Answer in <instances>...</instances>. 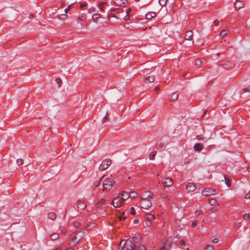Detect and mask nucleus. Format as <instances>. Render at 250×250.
<instances>
[{
    "label": "nucleus",
    "instance_id": "nucleus-10",
    "mask_svg": "<svg viewBox=\"0 0 250 250\" xmlns=\"http://www.w3.org/2000/svg\"><path fill=\"white\" fill-rule=\"evenodd\" d=\"M196 185L193 183H188L186 187V189L189 192L194 191L196 189Z\"/></svg>",
    "mask_w": 250,
    "mask_h": 250
},
{
    "label": "nucleus",
    "instance_id": "nucleus-47",
    "mask_svg": "<svg viewBox=\"0 0 250 250\" xmlns=\"http://www.w3.org/2000/svg\"><path fill=\"white\" fill-rule=\"evenodd\" d=\"M108 121H109V118L106 116H105L103 119L102 123H105Z\"/></svg>",
    "mask_w": 250,
    "mask_h": 250
},
{
    "label": "nucleus",
    "instance_id": "nucleus-35",
    "mask_svg": "<svg viewBox=\"0 0 250 250\" xmlns=\"http://www.w3.org/2000/svg\"><path fill=\"white\" fill-rule=\"evenodd\" d=\"M106 4L105 2H101L98 5V7L100 9V10L103 12L104 5Z\"/></svg>",
    "mask_w": 250,
    "mask_h": 250
},
{
    "label": "nucleus",
    "instance_id": "nucleus-13",
    "mask_svg": "<svg viewBox=\"0 0 250 250\" xmlns=\"http://www.w3.org/2000/svg\"><path fill=\"white\" fill-rule=\"evenodd\" d=\"M81 238L82 236L78 238L77 237V234H75L72 238H71V242L73 245H75L80 242Z\"/></svg>",
    "mask_w": 250,
    "mask_h": 250
},
{
    "label": "nucleus",
    "instance_id": "nucleus-50",
    "mask_svg": "<svg viewBox=\"0 0 250 250\" xmlns=\"http://www.w3.org/2000/svg\"><path fill=\"white\" fill-rule=\"evenodd\" d=\"M61 231L63 234H65L67 232L66 229L64 228H62Z\"/></svg>",
    "mask_w": 250,
    "mask_h": 250
},
{
    "label": "nucleus",
    "instance_id": "nucleus-62",
    "mask_svg": "<svg viewBox=\"0 0 250 250\" xmlns=\"http://www.w3.org/2000/svg\"><path fill=\"white\" fill-rule=\"evenodd\" d=\"M159 89V87L158 86H156L154 88V90L155 91H157Z\"/></svg>",
    "mask_w": 250,
    "mask_h": 250
},
{
    "label": "nucleus",
    "instance_id": "nucleus-2",
    "mask_svg": "<svg viewBox=\"0 0 250 250\" xmlns=\"http://www.w3.org/2000/svg\"><path fill=\"white\" fill-rule=\"evenodd\" d=\"M115 183V181L113 179H107L104 181L102 186L103 187V191H108L110 190L113 187V184Z\"/></svg>",
    "mask_w": 250,
    "mask_h": 250
},
{
    "label": "nucleus",
    "instance_id": "nucleus-31",
    "mask_svg": "<svg viewBox=\"0 0 250 250\" xmlns=\"http://www.w3.org/2000/svg\"><path fill=\"white\" fill-rule=\"evenodd\" d=\"M59 237L58 233H53L50 235V239L52 240H56Z\"/></svg>",
    "mask_w": 250,
    "mask_h": 250
},
{
    "label": "nucleus",
    "instance_id": "nucleus-42",
    "mask_svg": "<svg viewBox=\"0 0 250 250\" xmlns=\"http://www.w3.org/2000/svg\"><path fill=\"white\" fill-rule=\"evenodd\" d=\"M124 214H125V213L123 212V215L119 216L118 217L119 220L122 221V220H125L126 218V216H125Z\"/></svg>",
    "mask_w": 250,
    "mask_h": 250
},
{
    "label": "nucleus",
    "instance_id": "nucleus-12",
    "mask_svg": "<svg viewBox=\"0 0 250 250\" xmlns=\"http://www.w3.org/2000/svg\"><path fill=\"white\" fill-rule=\"evenodd\" d=\"M193 33L191 30L187 31L184 36V39L185 40L191 41L192 40Z\"/></svg>",
    "mask_w": 250,
    "mask_h": 250
},
{
    "label": "nucleus",
    "instance_id": "nucleus-24",
    "mask_svg": "<svg viewBox=\"0 0 250 250\" xmlns=\"http://www.w3.org/2000/svg\"><path fill=\"white\" fill-rule=\"evenodd\" d=\"M224 178H225V183H226V185L227 186V187H230L231 184L230 183V179L229 178V177L227 176V175H224Z\"/></svg>",
    "mask_w": 250,
    "mask_h": 250
},
{
    "label": "nucleus",
    "instance_id": "nucleus-53",
    "mask_svg": "<svg viewBox=\"0 0 250 250\" xmlns=\"http://www.w3.org/2000/svg\"><path fill=\"white\" fill-rule=\"evenodd\" d=\"M197 221H194L192 223V226L193 227H195L197 226Z\"/></svg>",
    "mask_w": 250,
    "mask_h": 250
},
{
    "label": "nucleus",
    "instance_id": "nucleus-51",
    "mask_svg": "<svg viewBox=\"0 0 250 250\" xmlns=\"http://www.w3.org/2000/svg\"><path fill=\"white\" fill-rule=\"evenodd\" d=\"M245 198L246 199H250V190L249 192L245 195Z\"/></svg>",
    "mask_w": 250,
    "mask_h": 250
},
{
    "label": "nucleus",
    "instance_id": "nucleus-56",
    "mask_svg": "<svg viewBox=\"0 0 250 250\" xmlns=\"http://www.w3.org/2000/svg\"><path fill=\"white\" fill-rule=\"evenodd\" d=\"M86 3H81V5H80V8L81 9H83V7H85L86 6Z\"/></svg>",
    "mask_w": 250,
    "mask_h": 250
},
{
    "label": "nucleus",
    "instance_id": "nucleus-32",
    "mask_svg": "<svg viewBox=\"0 0 250 250\" xmlns=\"http://www.w3.org/2000/svg\"><path fill=\"white\" fill-rule=\"evenodd\" d=\"M101 15L99 14H93L92 16V20L94 21H96L99 18H101Z\"/></svg>",
    "mask_w": 250,
    "mask_h": 250
},
{
    "label": "nucleus",
    "instance_id": "nucleus-34",
    "mask_svg": "<svg viewBox=\"0 0 250 250\" xmlns=\"http://www.w3.org/2000/svg\"><path fill=\"white\" fill-rule=\"evenodd\" d=\"M78 18L80 21H83L85 19L86 16L84 14H81L78 15Z\"/></svg>",
    "mask_w": 250,
    "mask_h": 250
},
{
    "label": "nucleus",
    "instance_id": "nucleus-19",
    "mask_svg": "<svg viewBox=\"0 0 250 250\" xmlns=\"http://www.w3.org/2000/svg\"><path fill=\"white\" fill-rule=\"evenodd\" d=\"M193 147L195 151L200 152L203 149V146L201 143H196Z\"/></svg>",
    "mask_w": 250,
    "mask_h": 250
},
{
    "label": "nucleus",
    "instance_id": "nucleus-9",
    "mask_svg": "<svg viewBox=\"0 0 250 250\" xmlns=\"http://www.w3.org/2000/svg\"><path fill=\"white\" fill-rule=\"evenodd\" d=\"M113 3L119 6H125L127 4V0H113Z\"/></svg>",
    "mask_w": 250,
    "mask_h": 250
},
{
    "label": "nucleus",
    "instance_id": "nucleus-48",
    "mask_svg": "<svg viewBox=\"0 0 250 250\" xmlns=\"http://www.w3.org/2000/svg\"><path fill=\"white\" fill-rule=\"evenodd\" d=\"M250 217V215H249V214H248V213H245L244 215H243V218L245 219V220H248Z\"/></svg>",
    "mask_w": 250,
    "mask_h": 250
},
{
    "label": "nucleus",
    "instance_id": "nucleus-5",
    "mask_svg": "<svg viewBox=\"0 0 250 250\" xmlns=\"http://www.w3.org/2000/svg\"><path fill=\"white\" fill-rule=\"evenodd\" d=\"M111 164V161L110 159L104 160L102 164L99 166V169L101 170H104L106 169Z\"/></svg>",
    "mask_w": 250,
    "mask_h": 250
},
{
    "label": "nucleus",
    "instance_id": "nucleus-63",
    "mask_svg": "<svg viewBox=\"0 0 250 250\" xmlns=\"http://www.w3.org/2000/svg\"><path fill=\"white\" fill-rule=\"evenodd\" d=\"M161 196L162 197V198H166V196L164 195V194H161Z\"/></svg>",
    "mask_w": 250,
    "mask_h": 250
},
{
    "label": "nucleus",
    "instance_id": "nucleus-44",
    "mask_svg": "<svg viewBox=\"0 0 250 250\" xmlns=\"http://www.w3.org/2000/svg\"><path fill=\"white\" fill-rule=\"evenodd\" d=\"M136 250H146V249L144 245H142L139 246Z\"/></svg>",
    "mask_w": 250,
    "mask_h": 250
},
{
    "label": "nucleus",
    "instance_id": "nucleus-11",
    "mask_svg": "<svg viewBox=\"0 0 250 250\" xmlns=\"http://www.w3.org/2000/svg\"><path fill=\"white\" fill-rule=\"evenodd\" d=\"M163 183L165 185L164 188L167 186H171L173 184V181L170 178H166L162 180Z\"/></svg>",
    "mask_w": 250,
    "mask_h": 250
},
{
    "label": "nucleus",
    "instance_id": "nucleus-27",
    "mask_svg": "<svg viewBox=\"0 0 250 250\" xmlns=\"http://www.w3.org/2000/svg\"><path fill=\"white\" fill-rule=\"evenodd\" d=\"M209 204L211 205V206H215L216 205H219V204H218V201L217 200L215 199H211L209 200Z\"/></svg>",
    "mask_w": 250,
    "mask_h": 250
},
{
    "label": "nucleus",
    "instance_id": "nucleus-58",
    "mask_svg": "<svg viewBox=\"0 0 250 250\" xmlns=\"http://www.w3.org/2000/svg\"><path fill=\"white\" fill-rule=\"evenodd\" d=\"M71 7V5H69L67 8H66L65 10H64V12L65 13H67L68 11V10H69L70 8Z\"/></svg>",
    "mask_w": 250,
    "mask_h": 250
},
{
    "label": "nucleus",
    "instance_id": "nucleus-7",
    "mask_svg": "<svg viewBox=\"0 0 250 250\" xmlns=\"http://www.w3.org/2000/svg\"><path fill=\"white\" fill-rule=\"evenodd\" d=\"M153 194L149 191L144 192L141 195V200H151L152 198Z\"/></svg>",
    "mask_w": 250,
    "mask_h": 250
},
{
    "label": "nucleus",
    "instance_id": "nucleus-25",
    "mask_svg": "<svg viewBox=\"0 0 250 250\" xmlns=\"http://www.w3.org/2000/svg\"><path fill=\"white\" fill-rule=\"evenodd\" d=\"M56 217V214L54 212H51L48 213V218L50 219L54 220L55 219Z\"/></svg>",
    "mask_w": 250,
    "mask_h": 250
},
{
    "label": "nucleus",
    "instance_id": "nucleus-45",
    "mask_svg": "<svg viewBox=\"0 0 250 250\" xmlns=\"http://www.w3.org/2000/svg\"><path fill=\"white\" fill-rule=\"evenodd\" d=\"M130 213L131 214V215H135V213H136V211L135 210V209L133 207H131L130 209Z\"/></svg>",
    "mask_w": 250,
    "mask_h": 250
},
{
    "label": "nucleus",
    "instance_id": "nucleus-33",
    "mask_svg": "<svg viewBox=\"0 0 250 250\" xmlns=\"http://www.w3.org/2000/svg\"><path fill=\"white\" fill-rule=\"evenodd\" d=\"M164 147V144L162 142H159L157 144L156 148L157 149H162Z\"/></svg>",
    "mask_w": 250,
    "mask_h": 250
},
{
    "label": "nucleus",
    "instance_id": "nucleus-60",
    "mask_svg": "<svg viewBox=\"0 0 250 250\" xmlns=\"http://www.w3.org/2000/svg\"><path fill=\"white\" fill-rule=\"evenodd\" d=\"M133 223L134 224H137V223H139V220L138 219H134L133 220Z\"/></svg>",
    "mask_w": 250,
    "mask_h": 250
},
{
    "label": "nucleus",
    "instance_id": "nucleus-28",
    "mask_svg": "<svg viewBox=\"0 0 250 250\" xmlns=\"http://www.w3.org/2000/svg\"><path fill=\"white\" fill-rule=\"evenodd\" d=\"M57 18L61 20H66L67 19V15L66 14L59 15L57 16Z\"/></svg>",
    "mask_w": 250,
    "mask_h": 250
},
{
    "label": "nucleus",
    "instance_id": "nucleus-61",
    "mask_svg": "<svg viewBox=\"0 0 250 250\" xmlns=\"http://www.w3.org/2000/svg\"><path fill=\"white\" fill-rule=\"evenodd\" d=\"M174 237H175V238H180V236L178 234L176 233V234L175 235Z\"/></svg>",
    "mask_w": 250,
    "mask_h": 250
},
{
    "label": "nucleus",
    "instance_id": "nucleus-40",
    "mask_svg": "<svg viewBox=\"0 0 250 250\" xmlns=\"http://www.w3.org/2000/svg\"><path fill=\"white\" fill-rule=\"evenodd\" d=\"M205 250H214L213 246L212 245H208L205 247Z\"/></svg>",
    "mask_w": 250,
    "mask_h": 250
},
{
    "label": "nucleus",
    "instance_id": "nucleus-6",
    "mask_svg": "<svg viewBox=\"0 0 250 250\" xmlns=\"http://www.w3.org/2000/svg\"><path fill=\"white\" fill-rule=\"evenodd\" d=\"M141 207L143 208L147 209L151 207L152 203L151 200H141L140 203Z\"/></svg>",
    "mask_w": 250,
    "mask_h": 250
},
{
    "label": "nucleus",
    "instance_id": "nucleus-15",
    "mask_svg": "<svg viewBox=\"0 0 250 250\" xmlns=\"http://www.w3.org/2000/svg\"><path fill=\"white\" fill-rule=\"evenodd\" d=\"M86 207V204L83 201H79L77 203V208L78 209H83Z\"/></svg>",
    "mask_w": 250,
    "mask_h": 250
},
{
    "label": "nucleus",
    "instance_id": "nucleus-4",
    "mask_svg": "<svg viewBox=\"0 0 250 250\" xmlns=\"http://www.w3.org/2000/svg\"><path fill=\"white\" fill-rule=\"evenodd\" d=\"M215 189H213L209 188H205L202 191V195L204 196H208L216 194Z\"/></svg>",
    "mask_w": 250,
    "mask_h": 250
},
{
    "label": "nucleus",
    "instance_id": "nucleus-14",
    "mask_svg": "<svg viewBox=\"0 0 250 250\" xmlns=\"http://www.w3.org/2000/svg\"><path fill=\"white\" fill-rule=\"evenodd\" d=\"M244 6V3L240 0H236L234 3V7L236 10H239Z\"/></svg>",
    "mask_w": 250,
    "mask_h": 250
},
{
    "label": "nucleus",
    "instance_id": "nucleus-29",
    "mask_svg": "<svg viewBox=\"0 0 250 250\" xmlns=\"http://www.w3.org/2000/svg\"><path fill=\"white\" fill-rule=\"evenodd\" d=\"M202 63V61H201V60L200 59H196L195 61V65L198 67H200V66L201 65Z\"/></svg>",
    "mask_w": 250,
    "mask_h": 250
},
{
    "label": "nucleus",
    "instance_id": "nucleus-8",
    "mask_svg": "<svg viewBox=\"0 0 250 250\" xmlns=\"http://www.w3.org/2000/svg\"><path fill=\"white\" fill-rule=\"evenodd\" d=\"M171 240L167 239L164 243L163 247L160 250H169L171 248Z\"/></svg>",
    "mask_w": 250,
    "mask_h": 250
},
{
    "label": "nucleus",
    "instance_id": "nucleus-36",
    "mask_svg": "<svg viewBox=\"0 0 250 250\" xmlns=\"http://www.w3.org/2000/svg\"><path fill=\"white\" fill-rule=\"evenodd\" d=\"M156 151H152L149 154V159L150 160H154L156 155Z\"/></svg>",
    "mask_w": 250,
    "mask_h": 250
},
{
    "label": "nucleus",
    "instance_id": "nucleus-22",
    "mask_svg": "<svg viewBox=\"0 0 250 250\" xmlns=\"http://www.w3.org/2000/svg\"><path fill=\"white\" fill-rule=\"evenodd\" d=\"M156 16V13L153 12H148L146 15V18L147 19H151L152 18L155 17Z\"/></svg>",
    "mask_w": 250,
    "mask_h": 250
},
{
    "label": "nucleus",
    "instance_id": "nucleus-17",
    "mask_svg": "<svg viewBox=\"0 0 250 250\" xmlns=\"http://www.w3.org/2000/svg\"><path fill=\"white\" fill-rule=\"evenodd\" d=\"M155 80L154 75H150L144 78V82L146 83H153Z\"/></svg>",
    "mask_w": 250,
    "mask_h": 250
},
{
    "label": "nucleus",
    "instance_id": "nucleus-3",
    "mask_svg": "<svg viewBox=\"0 0 250 250\" xmlns=\"http://www.w3.org/2000/svg\"><path fill=\"white\" fill-rule=\"evenodd\" d=\"M124 204L123 199L121 198L120 195L115 197L111 203V205L115 208H119Z\"/></svg>",
    "mask_w": 250,
    "mask_h": 250
},
{
    "label": "nucleus",
    "instance_id": "nucleus-26",
    "mask_svg": "<svg viewBox=\"0 0 250 250\" xmlns=\"http://www.w3.org/2000/svg\"><path fill=\"white\" fill-rule=\"evenodd\" d=\"M105 200L102 199L96 204V206H97L98 208H99L104 205V204H105Z\"/></svg>",
    "mask_w": 250,
    "mask_h": 250
},
{
    "label": "nucleus",
    "instance_id": "nucleus-20",
    "mask_svg": "<svg viewBox=\"0 0 250 250\" xmlns=\"http://www.w3.org/2000/svg\"><path fill=\"white\" fill-rule=\"evenodd\" d=\"M155 217L154 215L152 214L147 213L146 214L145 216V219L146 220L152 222L153 220L155 219Z\"/></svg>",
    "mask_w": 250,
    "mask_h": 250
},
{
    "label": "nucleus",
    "instance_id": "nucleus-18",
    "mask_svg": "<svg viewBox=\"0 0 250 250\" xmlns=\"http://www.w3.org/2000/svg\"><path fill=\"white\" fill-rule=\"evenodd\" d=\"M119 195L121 196V198L123 199V201L124 202L125 200L129 198V193L125 191H123L122 193H119Z\"/></svg>",
    "mask_w": 250,
    "mask_h": 250
},
{
    "label": "nucleus",
    "instance_id": "nucleus-43",
    "mask_svg": "<svg viewBox=\"0 0 250 250\" xmlns=\"http://www.w3.org/2000/svg\"><path fill=\"white\" fill-rule=\"evenodd\" d=\"M74 226L76 228H79L81 226V223L78 221H75L74 222Z\"/></svg>",
    "mask_w": 250,
    "mask_h": 250
},
{
    "label": "nucleus",
    "instance_id": "nucleus-52",
    "mask_svg": "<svg viewBox=\"0 0 250 250\" xmlns=\"http://www.w3.org/2000/svg\"><path fill=\"white\" fill-rule=\"evenodd\" d=\"M179 244L181 246L185 245L186 242L184 240H181L180 241Z\"/></svg>",
    "mask_w": 250,
    "mask_h": 250
},
{
    "label": "nucleus",
    "instance_id": "nucleus-21",
    "mask_svg": "<svg viewBox=\"0 0 250 250\" xmlns=\"http://www.w3.org/2000/svg\"><path fill=\"white\" fill-rule=\"evenodd\" d=\"M221 64L225 68H228L231 66V63L227 61H222Z\"/></svg>",
    "mask_w": 250,
    "mask_h": 250
},
{
    "label": "nucleus",
    "instance_id": "nucleus-30",
    "mask_svg": "<svg viewBox=\"0 0 250 250\" xmlns=\"http://www.w3.org/2000/svg\"><path fill=\"white\" fill-rule=\"evenodd\" d=\"M137 195H138V193L135 191H131V192H130V193H129V197L132 199H134L135 198H136L137 196Z\"/></svg>",
    "mask_w": 250,
    "mask_h": 250
},
{
    "label": "nucleus",
    "instance_id": "nucleus-41",
    "mask_svg": "<svg viewBox=\"0 0 250 250\" xmlns=\"http://www.w3.org/2000/svg\"><path fill=\"white\" fill-rule=\"evenodd\" d=\"M56 83H57L58 87H60L62 84V80L60 78H57L55 80Z\"/></svg>",
    "mask_w": 250,
    "mask_h": 250
},
{
    "label": "nucleus",
    "instance_id": "nucleus-55",
    "mask_svg": "<svg viewBox=\"0 0 250 250\" xmlns=\"http://www.w3.org/2000/svg\"><path fill=\"white\" fill-rule=\"evenodd\" d=\"M196 139L198 140H201L203 139V137L201 135L196 136Z\"/></svg>",
    "mask_w": 250,
    "mask_h": 250
},
{
    "label": "nucleus",
    "instance_id": "nucleus-49",
    "mask_svg": "<svg viewBox=\"0 0 250 250\" xmlns=\"http://www.w3.org/2000/svg\"><path fill=\"white\" fill-rule=\"evenodd\" d=\"M145 224L147 227H149L152 224V222L146 220Z\"/></svg>",
    "mask_w": 250,
    "mask_h": 250
},
{
    "label": "nucleus",
    "instance_id": "nucleus-57",
    "mask_svg": "<svg viewBox=\"0 0 250 250\" xmlns=\"http://www.w3.org/2000/svg\"><path fill=\"white\" fill-rule=\"evenodd\" d=\"M212 241H213V242L214 243H218V242L219 240H218V238H214V239H213Z\"/></svg>",
    "mask_w": 250,
    "mask_h": 250
},
{
    "label": "nucleus",
    "instance_id": "nucleus-59",
    "mask_svg": "<svg viewBox=\"0 0 250 250\" xmlns=\"http://www.w3.org/2000/svg\"><path fill=\"white\" fill-rule=\"evenodd\" d=\"M219 21L218 20H215L214 21V23L216 25H219Z\"/></svg>",
    "mask_w": 250,
    "mask_h": 250
},
{
    "label": "nucleus",
    "instance_id": "nucleus-16",
    "mask_svg": "<svg viewBox=\"0 0 250 250\" xmlns=\"http://www.w3.org/2000/svg\"><path fill=\"white\" fill-rule=\"evenodd\" d=\"M178 98V94L177 92H173L169 96V100L171 102H174L177 100Z\"/></svg>",
    "mask_w": 250,
    "mask_h": 250
},
{
    "label": "nucleus",
    "instance_id": "nucleus-54",
    "mask_svg": "<svg viewBox=\"0 0 250 250\" xmlns=\"http://www.w3.org/2000/svg\"><path fill=\"white\" fill-rule=\"evenodd\" d=\"M198 215L202 214L203 213L202 210H197L195 211Z\"/></svg>",
    "mask_w": 250,
    "mask_h": 250
},
{
    "label": "nucleus",
    "instance_id": "nucleus-37",
    "mask_svg": "<svg viewBox=\"0 0 250 250\" xmlns=\"http://www.w3.org/2000/svg\"><path fill=\"white\" fill-rule=\"evenodd\" d=\"M18 166H20L23 164V160L22 159H18L16 161Z\"/></svg>",
    "mask_w": 250,
    "mask_h": 250
},
{
    "label": "nucleus",
    "instance_id": "nucleus-1",
    "mask_svg": "<svg viewBox=\"0 0 250 250\" xmlns=\"http://www.w3.org/2000/svg\"><path fill=\"white\" fill-rule=\"evenodd\" d=\"M140 240V235L139 234H136L135 236L126 240H122L120 243V246H122L123 244L122 249L125 248L126 250H135L139 246L142 245Z\"/></svg>",
    "mask_w": 250,
    "mask_h": 250
},
{
    "label": "nucleus",
    "instance_id": "nucleus-23",
    "mask_svg": "<svg viewBox=\"0 0 250 250\" xmlns=\"http://www.w3.org/2000/svg\"><path fill=\"white\" fill-rule=\"evenodd\" d=\"M104 177V175H103L101 177L99 178V179L94 182V186L95 187H98L101 185V182Z\"/></svg>",
    "mask_w": 250,
    "mask_h": 250
},
{
    "label": "nucleus",
    "instance_id": "nucleus-46",
    "mask_svg": "<svg viewBox=\"0 0 250 250\" xmlns=\"http://www.w3.org/2000/svg\"><path fill=\"white\" fill-rule=\"evenodd\" d=\"M246 92H250V89L248 88L242 89L241 94H243Z\"/></svg>",
    "mask_w": 250,
    "mask_h": 250
},
{
    "label": "nucleus",
    "instance_id": "nucleus-39",
    "mask_svg": "<svg viewBox=\"0 0 250 250\" xmlns=\"http://www.w3.org/2000/svg\"><path fill=\"white\" fill-rule=\"evenodd\" d=\"M167 0H159V3L162 6H164L167 3Z\"/></svg>",
    "mask_w": 250,
    "mask_h": 250
},
{
    "label": "nucleus",
    "instance_id": "nucleus-38",
    "mask_svg": "<svg viewBox=\"0 0 250 250\" xmlns=\"http://www.w3.org/2000/svg\"><path fill=\"white\" fill-rule=\"evenodd\" d=\"M228 33L227 30H223L220 33V36L222 37L225 36Z\"/></svg>",
    "mask_w": 250,
    "mask_h": 250
},
{
    "label": "nucleus",
    "instance_id": "nucleus-64",
    "mask_svg": "<svg viewBox=\"0 0 250 250\" xmlns=\"http://www.w3.org/2000/svg\"><path fill=\"white\" fill-rule=\"evenodd\" d=\"M33 17V15L32 14H30V16H29V18L30 19H31Z\"/></svg>",
    "mask_w": 250,
    "mask_h": 250
}]
</instances>
